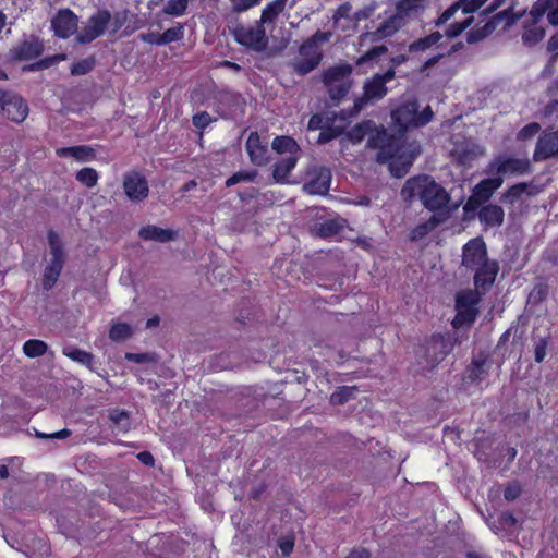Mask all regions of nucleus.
I'll list each match as a JSON object with an SVG mask.
<instances>
[{
  "mask_svg": "<svg viewBox=\"0 0 558 558\" xmlns=\"http://www.w3.org/2000/svg\"><path fill=\"white\" fill-rule=\"evenodd\" d=\"M401 196L407 202L418 198L429 211L446 209L450 201L448 192L426 174L408 179L401 189Z\"/></svg>",
  "mask_w": 558,
  "mask_h": 558,
  "instance_id": "nucleus-1",
  "label": "nucleus"
},
{
  "mask_svg": "<svg viewBox=\"0 0 558 558\" xmlns=\"http://www.w3.org/2000/svg\"><path fill=\"white\" fill-rule=\"evenodd\" d=\"M328 39L329 33L317 31L302 43L299 48L300 59L294 63V70L299 75H306L319 65L323 54L318 45Z\"/></svg>",
  "mask_w": 558,
  "mask_h": 558,
  "instance_id": "nucleus-2",
  "label": "nucleus"
},
{
  "mask_svg": "<svg viewBox=\"0 0 558 558\" xmlns=\"http://www.w3.org/2000/svg\"><path fill=\"white\" fill-rule=\"evenodd\" d=\"M47 238L51 259L45 267L43 274L41 284L45 291H49L56 286L65 263V253L59 234L56 231L50 230Z\"/></svg>",
  "mask_w": 558,
  "mask_h": 558,
  "instance_id": "nucleus-3",
  "label": "nucleus"
},
{
  "mask_svg": "<svg viewBox=\"0 0 558 558\" xmlns=\"http://www.w3.org/2000/svg\"><path fill=\"white\" fill-rule=\"evenodd\" d=\"M404 140L403 135L391 134L384 125L372 128V132L367 138V147L376 149V161L386 163L391 158L392 150Z\"/></svg>",
  "mask_w": 558,
  "mask_h": 558,
  "instance_id": "nucleus-4",
  "label": "nucleus"
},
{
  "mask_svg": "<svg viewBox=\"0 0 558 558\" xmlns=\"http://www.w3.org/2000/svg\"><path fill=\"white\" fill-rule=\"evenodd\" d=\"M482 294L474 290H462L456 295V316L452 319V326L460 328L471 325L478 315L477 305L481 302Z\"/></svg>",
  "mask_w": 558,
  "mask_h": 558,
  "instance_id": "nucleus-5",
  "label": "nucleus"
},
{
  "mask_svg": "<svg viewBox=\"0 0 558 558\" xmlns=\"http://www.w3.org/2000/svg\"><path fill=\"white\" fill-rule=\"evenodd\" d=\"M418 154V145L407 143V141L403 140L393 148V156L386 162L388 163L391 175L398 179L405 177Z\"/></svg>",
  "mask_w": 558,
  "mask_h": 558,
  "instance_id": "nucleus-6",
  "label": "nucleus"
},
{
  "mask_svg": "<svg viewBox=\"0 0 558 558\" xmlns=\"http://www.w3.org/2000/svg\"><path fill=\"white\" fill-rule=\"evenodd\" d=\"M111 22V13L107 9H99L92 14L85 25L76 34L75 41L87 45L102 36Z\"/></svg>",
  "mask_w": 558,
  "mask_h": 558,
  "instance_id": "nucleus-7",
  "label": "nucleus"
},
{
  "mask_svg": "<svg viewBox=\"0 0 558 558\" xmlns=\"http://www.w3.org/2000/svg\"><path fill=\"white\" fill-rule=\"evenodd\" d=\"M45 51L44 40L31 34L24 35L8 52V59L13 62L32 61Z\"/></svg>",
  "mask_w": 558,
  "mask_h": 558,
  "instance_id": "nucleus-8",
  "label": "nucleus"
},
{
  "mask_svg": "<svg viewBox=\"0 0 558 558\" xmlns=\"http://www.w3.org/2000/svg\"><path fill=\"white\" fill-rule=\"evenodd\" d=\"M233 37L238 44L254 51L260 52L267 47V36L260 22L255 26L238 25L233 29Z\"/></svg>",
  "mask_w": 558,
  "mask_h": 558,
  "instance_id": "nucleus-9",
  "label": "nucleus"
},
{
  "mask_svg": "<svg viewBox=\"0 0 558 558\" xmlns=\"http://www.w3.org/2000/svg\"><path fill=\"white\" fill-rule=\"evenodd\" d=\"M0 110L2 114L15 122L22 123L28 116V105L20 95L0 89Z\"/></svg>",
  "mask_w": 558,
  "mask_h": 558,
  "instance_id": "nucleus-10",
  "label": "nucleus"
},
{
  "mask_svg": "<svg viewBox=\"0 0 558 558\" xmlns=\"http://www.w3.org/2000/svg\"><path fill=\"white\" fill-rule=\"evenodd\" d=\"M122 186L126 197L133 203L143 202L148 197L149 186L146 178L132 171L123 175Z\"/></svg>",
  "mask_w": 558,
  "mask_h": 558,
  "instance_id": "nucleus-11",
  "label": "nucleus"
},
{
  "mask_svg": "<svg viewBox=\"0 0 558 558\" xmlns=\"http://www.w3.org/2000/svg\"><path fill=\"white\" fill-rule=\"evenodd\" d=\"M489 260L486 243L482 238L469 240L462 250V265L472 270Z\"/></svg>",
  "mask_w": 558,
  "mask_h": 558,
  "instance_id": "nucleus-12",
  "label": "nucleus"
},
{
  "mask_svg": "<svg viewBox=\"0 0 558 558\" xmlns=\"http://www.w3.org/2000/svg\"><path fill=\"white\" fill-rule=\"evenodd\" d=\"M388 93L384 81L376 75L367 80L363 85V94L354 99L353 108L356 112L361 111L368 102H375L383 99Z\"/></svg>",
  "mask_w": 558,
  "mask_h": 558,
  "instance_id": "nucleus-13",
  "label": "nucleus"
},
{
  "mask_svg": "<svg viewBox=\"0 0 558 558\" xmlns=\"http://www.w3.org/2000/svg\"><path fill=\"white\" fill-rule=\"evenodd\" d=\"M490 167L498 177L501 175H523L532 172V165L527 158L502 157L495 159Z\"/></svg>",
  "mask_w": 558,
  "mask_h": 558,
  "instance_id": "nucleus-14",
  "label": "nucleus"
},
{
  "mask_svg": "<svg viewBox=\"0 0 558 558\" xmlns=\"http://www.w3.org/2000/svg\"><path fill=\"white\" fill-rule=\"evenodd\" d=\"M78 17L71 9H61L51 20V28L58 38L68 39L77 31Z\"/></svg>",
  "mask_w": 558,
  "mask_h": 558,
  "instance_id": "nucleus-15",
  "label": "nucleus"
},
{
  "mask_svg": "<svg viewBox=\"0 0 558 558\" xmlns=\"http://www.w3.org/2000/svg\"><path fill=\"white\" fill-rule=\"evenodd\" d=\"M499 269V264L495 259H489L473 269L474 291L480 292L482 295L489 291L496 280Z\"/></svg>",
  "mask_w": 558,
  "mask_h": 558,
  "instance_id": "nucleus-16",
  "label": "nucleus"
},
{
  "mask_svg": "<svg viewBox=\"0 0 558 558\" xmlns=\"http://www.w3.org/2000/svg\"><path fill=\"white\" fill-rule=\"evenodd\" d=\"M416 109L417 101L413 100L403 102L391 111V120L401 133L400 135H403L409 129L417 128Z\"/></svg>",
  "mask_w": 558,
  "mask_h": 558,
  "instance_id": "nucleus-17",
  "label": "nucleus"
},
{
  "mask_svg": "<svg viewBox=\"0 0 558 558\" xmlns=\"http://www.w3.org/2000/svg\"><path fill=\"white\" fill-rule=\"evenodd\" d=\"M558 157V131L546 130L538 137L534 153V161H544Z\"/></svg>",
  "mask_w": 558,
  "mask_h": 558,
  "instance_id": "nucleus-18",
  "label": "nucleus"
},
{
  "mask_svg": "<svg viewBox=\"0 0 558 558\" xmlns=\"http://www.w3.org/2000/svg\"><path fill=\"white\" fill-rule=\"evenodd\" d=\"M245 149L250 157V161L257 167L266 166L269 161L268 145L260 138L258 132H251L246 143Z\"/></svg>",
  "mask_w": 558,
  "mask_h": 558,
  "instance_id": "nucleus-19",
  "label": "nucleus"
},
{
  "mask_svg": "<svg viewBox=\"0 0 558 558\" xmlns=\"http://www.w3.org/2000/svg\"><path fill=\"white\" fill-rule=\"evenodd\" d=\"M331 172L326 167H320L314 175L303 185L305 193L310 195H326L330 190Z\"/></svg>",
  "mask_w": 558,
  "mask_h": 558,
  "instance_id": "nucleus-20",
  "label": "nucleus"
},
{
  "mask_svg": "<svg viewBox=\"0 0 558 558\" xmlns=\"http://www.w3.org/2000/svg\"><path fill=\"white\" fill-rule=\"evenodd\" d=\"M550 25H558V0H536L530 11L532 22L538 23L544 15Z\"/></svg>",
  "mask_w": 558,
  "mask_h": 558,
  "instance_id": "nucleus-21",
  "label": "nucleus"
},
{
  "mask_svg": "<svg viewBox=\"0 0 558 558\" xmlns=\"http://www.w3.org/2000/svg\"><path fill=\"white\" fill-rule=\"evenodd\" d=\"M489 368L488 355L484 354V351H480L466 367L463 379L470 384L480 383L486 377Z\"/></svg>",
  "mask_w": 558,
  "mask_h": 558,
  "instance_id": "nucleus-22",
  "label": "nucleus"
},
{
  "mask_svg": "<svg viewBox=\"0 0 558 558\" xmlns=\"http://www.w3.org/2000/svg\"><path fill=\"white\" fill-rule=\"evenodd\" d=\"M477 218L485 228L500 227L504 223L505 211L499 205L488 204L478 210Z\"/></svg>",
  "mask_w": 558,
  "mask_h": 558,
  "instance_id": "nucleus-23",
  "label": "nucleus"
},
{
  "mask_svg": "<svg viewBox=\"0 0 558 558\" xmlns=\"http://www.w3.org/2000/svg\"><path fill=\"white\" fill-rule=\"evenodd\" d=\"M138 235L144 241L167 243L175 239L177 232L172 229H163L154 225H147L140 229Z\"/></svg>",
  "mask_w": 558,
  "mask_h": 558,
  "instance_id": "nucleus-24",
  "label": "nucleus"
},
{
  "mask_svg": "<svg viewBox=\"0 0 558 558\" xmlns=\"http://www.w3.org/2000/svg\"><path fill=\"white\" fill-rule=\"evenodd\" d=\"M56 155L60 158L73 157L80 162L96 159V150L88 145L60 147L56 149Z\"/></svg>",
  "mask_w": 558,
  "mask_h": 558,
  "instance_id": "nucleus-25",
  "label": "nucleus"
},
{
  "mask_svg": "<svg viewBox=\"0 0 558 558\" xmlns=\"http://www.w3.org/2000/svg\"><path fill=\"white\" fill-rule=\"evenodd\" d=\"M502 182L504 180L501 177L483 179L472 189V194L483 203H486L493 196L495 191L501 186Z\"/></svg>",
  "mask_w": 558,
  "mask_h": 558,
  "instance_id": "nucleus-26",
  "label": "nucleus"
},
{
  "mask_svg": "<svg viewBox=\"0 0 558 558\" xmlns=\"http://www.w3.org/2000/svg\"><path fill=\"white\" fill-rule=\"evenodd\" d=\"M272 149L279 154H288V156H301V147L298 142L288 135H277L271 143Z\"/></svg>",
  "mask_w": 558,
  "mask_h": 558,
  "instance_id": "nucleus-27",
  "label": "nucleus"
},
{
  "mask_svg": "<svg viewBox=\"0 0 558 558\" xmlns=\"http://www.w3.org/2000/svg\"><path fill=\"white\" fill-rule=\"evenodd\" d=\"M537 193L535 186L529 183L521 182L511 185L501 196L504 203L513 205L517 203L523 194L535 195Z\"/></svg>",
  "mask_w": 558,
  "mask_h": 558,
  "instance_id": "nucleus-28",
  "label": "nucleus"
},
{
  "mask_svg": "<svg viewBox=\"0 0 558 558\" xmlns=\"http://www.w3.org/2000/svg\"><path fill=\"white\" fill-rule=\"evenodd\" d=\"M300 156L291 155L287 157H282L278 160L274 168V179L277 182H283L290 175L291 171L295 168Z\"/></svg>",
  "mask_w": 558,
  "mask_h": 558,
  "instance_id": "nucleus-29",
  "label": "nucleus"
},
{
  "mask_svg": "<svg viewBox=\"0 0 558 558\" xmlns=\"http://www.w3.org/2000/svg\"><path fill=\"white\" fill-rule=\"evenodd\" d=\"M352 66L350 64H339L328 68L323 74L324 85L337 83L351 78Z\"/></svg>",
  "mask_w": 558,
  "mask_h": 558,
  "instance_id": "nucleus-30",
  "label": "nucleus"
},
{
  "mask_svg": "<svg viewBox=\"0 0 558 558\" xmlns=\"http://www.w3.org/2000/svg\"><path fill=\"white\" fill-rule=\"evenodd\" d=\"M375 126V122L373 120H363L362 122L356 123L352 126L348 132H345L347 138L352 144L361 143L366 136H369L372 132V128Z\"/></svg>",
  "mask_w": 558,
  "mask_h": 558,
  "instance_id": "nucleus-31",
  "label": "nucleus"
},
{
  "mask_svg": "<svg viewBox=\"0 0 558 558\" xmlns=\"http://www.w3.org/2000/svg\"><path fill=\"white\" fill-rule=\"evenodd\" d=\"M417 363L420 365V371L424 374L425 372L433 371L438 363L444 360L446 353L448 351H439V355L434 351V354H430V351H417Z\"/></svg>",
  "mask_w": 558,
  "mask_h": 558,
  "instance_id": "nucleus-32",
  "label": "nucleus"
},
{
  "mask_svg": "<svg viewBox=\"0 0 558 558\" xmlns=\"http://www.w3.org/2000/svg\"><path fill=\"white\" fill-rule=\"evenodd\" d=\"M236 353L238 351H220L210 359L209 368L214 372L233 368L234 363L232 356H235Z\"/></svg>",
  "mask_w": 558,
  "mask_h": 558,
  "instance_id": "nucleus-33",
  "label": "nucleus"
},
{
  "mask_svg": "<svg viewBox=\"0 0 558 558\" xmlns=\"http://www.w3.org/2000/svg\"><path fill=\"white\" fill-rule=\"evenodd\" d=\"M288 0H274L266 4L260 14V24L272 23L284 10Z\"/></svg>",
  "mask_w": 558,
  "mask_h": 558,
  "instance_id": "nucleus-34",
  "label": "nucleus"
},
{
  "mask_svg": "<svg viewBox=\"0 0 558 558\" xmlns=\"http://www.w3.org/2000/svg\"><path fill=\"white\" fill-rule=\"evenodd\" d=\"M325 86L327 87L329 98L332 101L339 102L349 94L352 87V78H348L345 81H340L332 84H327Z\"/></svg>",
  "mask_w": 558,
  "mask_h": 558,
  "instance_id": "nucleus-35",
  "label": "nucleus"
},
{
  "mask_svg": "<svg viewBox=\"0 0 558 558\" xmlns=\"http://www.w3.org/2000/svg\"><path fill=\"white\" fill-rule=\"evenodd\" d=\"M345 133V128L342 125H335L333 119L320 131L317 143L323 145L336 140Z\"/></svg>",
  "mask_w": 558,
  "mask_h": 558,
  "instance_id": "nucleus-36",
  "label": "nucleus"
},
{
  "mask_svg": "<svg viewBox=\"0 0 558 558\" xmlns=\"http://www.w3.org/2000/svg\"><path fill=\"white\" fill-rule=\"evenodd\" d=\"M442 35L439 32H434L425 37H422L415 41H413L409 46L410 52H416V51H424L434 45H436L440 39Z\"/></svg>",
  "mask_w": 558,
  "mask_h": 558,
  "instance_id": "nucleus-37",
  "label": "nucleus"
},
{
  "mask_svg": "<svg viewBox=\"0 0 558 558\" xmlns=\"http://www.w3.org/2000/svg\"><path fill=\"white\" fill-rule=\"evenodd\" d=\"M356 387L342 386L339 387L331 396L330 403L332 405H342L348 401L354 399Z\"/></svg>",
  "mask_w": 558,
  "mask_h": 558,
  "instance_id": "nucleus-38",
  "label": "nucleus"
},
{
  "mask_svg": "<svg viewBox=\"0 0 558 558\" xmlns=\"http://www.w3.org/2000/svg\"><path fill=\"white\" fill-rule=\"evenodd\" d=\"M75 178L82 185L92 189L97 184L99 174L96 169L84 167L76 172Z\"/></svg>",
  "mask_w": 558,
  "mask_h": 558,
  "instance_id": "nucleus-39",
  "label": "nucleus"
},
{
  "mask_svg": "<svg viewBox=\"0 0 558 558\" xmlns=\"http://www.w3.org/2000/svg\"><path fill=\"white\" fill-rule=\"evenodd\" d=\"M64 59H65V54H56V56H51V57H46V58H43V59H40L36 62H33L31 64L24 65L23 70L28 71V72L46 70V69H49L50 66H52L54 63L59 62L60 60H64Z\"/></svg>",
  "mask_w": 558,
  "mask_h": 558,
  "instance_id": "nucleus-40",
  "label": "nucleus"
},
{
  "mask_svg": "<svg viewBox=\"0 0 558 558\" xmlns=\"http://www.w3.org/2000/svg\"><path fill=\"white\" fill-rule=\"evenodd\" d=\"M342 231V225L337 220L330 219L322 222L317 229V234L322 239H329L338 235Z\"/></svg>",
  "mask_w": 558,
  "mask_h": 558,
  "instance_id": "nucleus-41",
  "label": "nucleus"
},
{
  "mask_svg": "<svg viewBox=\"0 0 558 558\" xmlns=\"http://www.w3.org/2000/svg\"><path fill=\"white\" fill-rule=\"evenodd\" d=\"M133 335L132 327L126 323H117L110 327L109 337L114 341H123Z\"/></svg>",
  "mask_w": 558,
  "mask_h": 558,
  "instance_id": "nucleus-42",
  "label": "nucleus"
},
{
  "mask_svg": "<svg viewBox=\"0 0 558 558\" xmlns=\"http://www.w3.org/2000/svg\"><path fill=\"white\" fill-rule=\"evenodd\" d=\"M125 359L130 362H134L137 364H151V363H158L159 356L156 352H130L128 351L125 353Z\"/></svg>",
  "mask_w": 558,
  "mask_h": 558,
  "instance_id": "nucleus-43",
  "label": "nucleus"
},
{
  "mask_svg": "<svg viewBox=\"0 0 558 558\" xmlns=\"http://www.w3.org/2000/svg\"><path fill=\"white\" fill-rule=\"evenodd\" d=\"M549 288L545 282H539L533 287L529 293L527 302L532 305H538L544 302L548 295Z\"/></svg>",
  "mask_w": 558,
  "mask_h": 558,
  "instance_id": "nucleus-44",
  "label": "nucleus"
},
{
  "mask_svg": "<svg viewBox=\"0 0 558 558\" xmlns=\"http://www.w3.org/2000/svg\"><path fill=\"white\" fill-rule=\"evenodd\" d=\"M537 23L533 22L531 27H525L524 33L522 35V39L525 44H536L541 41L545 36V31L543 27L537 26Z\"/></svg>",
  "mask_w": 558,
  "mask_h": 558,
  "instance_id": "nucleus-45",
  "label": "nucleus"
},
{
  "mask_svg": "<svg viewBox=\"0 0 558 558\" xmlns=\"http://www.w3.org/2000/svg\"><path fill=\"white\" fill-rule=\"evenodd\" d=\"M95 65H96V60L93 56L82 59L77 62H74L71 65V74L72 75H85V74L89 73L90 71H93Z\"/></svg>",
  "mask_w": 558,
  "mask_h": 558,
  "instance_id": "nucleus-46",
  "label": "nucleus"
},
{
  "mask_svg": "<svg viewBox=\"0 0 558 558\" xmlns=\"http://www.w3.org/2000/svg\"><path fill=\"white\" fill-rule=\"evenodd\" d=\"M518 523L517 518L511 512H502L497 522L492 525V529L497 531H511Z\"/></svg>",
  "mask_w": 558,
  "mask_h": 558,
  "instance_id": "nucleus-47",
  "label": "nucleus"
},
{
  "mask_svg": "<svg viewBox=\"0 0 558 558\" xmlns=\"http://www.w3.org/2000/svg\"><path fill=\"white\" fill-rule=\"evenodd\" d=\"M64 354L72 359L73 361H76L78 363H82L86 365L89 369L94 371V355L89 351H64Z\"/></svg>",
  "mask_w": 558,
  "mask_h": 558,
  "instance_id": "nucleus-48",
  "label": "nucleus"
},
{
  "mask_svg": "<svg viewBox=\"0 0 558 558\" xmlns=\"http://www.w3.org/2000/svg\"><path fill=\"white\" fill-rule=\"evenodd\" d=\"M109 418L120 432H128L131 428L130 416L126 411L114 410L110 413Z\"/></svg>",
  "mask_w": 558,
  "mask_h": 558,
  "instance_id": "nucleus-49",
  "label": "nucleus"
},
{
  "mask_svg": "<svg viewBox=\"0 0 558 558\" xmlns=\"http://www.w3.org/2000/svg\"><path fill=\"white\" fill-rule=\"evenodd\" d=\"M480 198L471 193L465 204L463 205V213L468 219H473L477 215L478 210L485 206Z\"/></svg>",
  "mask_w": 558,
  "mask_h": 558,
  "instance_id": "nucleus-50",
  "label": "nucleus"
},
{
  "mask_svg": "<svg viewBox=\"0 0 558 558\" xmlns=\"http://www.w3.org/2000/svg\"><path fill=\"white\" fill-rule=\"evenodd\" d=\"M398 31L397 20L391 16L385 20L376 29L375 35L378 38H386L392 36Z\"/></svg>",
  "mask_w": 558,
  "mask_h": 558,
  "instance_id": "nucleus-51",
  "label": "nucleus"
},
{
  "mask_svg": "<svg viewBox=\"0 0 558 558\" xmlns=\"http://www.w3.org/2000/svg\"><path fill=\"white\" fill-rule=\"evenodd\" d=\"M189 0H168L163 12L172 16H181L187 8Z\"/></svg>",
  "mask_w": 558,
  "mask_h": 558,
  "instance_id": "nucleus-52",
  "label": "nucleus"
},
{
  "mask_svg": "<svg viewBox=\"0 0 558 558\" xmlns=\"http://www.w3.org/2000/svg\"><path fill=\"white\" fill-rule=\"evenodd\" d=\"M387 51L388 49L385 45L374 46L356 60V65H363L369 61L376 60L387 53Z\"/></svg>",
  "mask_w": 558,
  "mask_h": 558,
  "instance_id": "nucleus-53",
  "label": "nucleus"
},
{
  "mask_svg": "<svg viewBox=\"0 0 558 558\" xmlns=\"http://www.w3.org/2000/svg\"><path fill=\"white\" fill-rule=\"evenodd\" d=\"M184 36V27L182 24H178L171 28H168L161 34V41L163 45L171 44L173 41L181 40Z\"/></svg>",
  "mask_w": 558,
  "mask_h": 558,
  "instance_id": "nucleus-54",
  "label": "nucleus"
},
{
  "mask_svg": "<svg viewBox=\"0 0 558 558\" xmlns=\"http://www.w3.org/2000/svg\"><path fill=\"white\" fill-rule=\"evenodd\" d=\"M255 179V171H238L226 180L225 185L231 187L240 182H253Z\"/></svg>",
  "mask_w": 558,
  "mask_h": 558,
  "instance_id": "nucleus-55",
  "label": "nucleus"
},
{
  "mask_svg": "<svg viewBox=\"0 0 558 558\" xmlns=\"http://www.w3.org/2000/svg\"><path fill=\"white\" fill-rule=\"evenodd\" d=\"M473 16H468L460 22H454L448 26L446 29V35L449 38H454L459 36L463 31H465L472 23Z\"/></svg>",
  "mask_w": 558,
  "mask_h": 558,
  "instance_id": "nucleus-56",
  "label": "nucleus"
},
{
  "mask_svg": "<svg viewBox=\"0 0 558 558\" xmlns=\"http://www.w3.org/2000/svg\"><path fill=\"white\" fill-rule=\"evenodd\" d=\"M522 494V485L519 481L513 480L506 484L505 490H504V498L507 501H514L520 497Z\"/></svg>",
  "mask_w": 558,
  "mask_h": 558,
  "instance_id": "nucleus-57",
  "label": "nucleus"
},
{
  "mask_svg": "<svg viewBox=\"0 0 558 558\" xmlns=\"http://www.w3.org/2000/svg\"><path fill=\"white\" fill-rule=\"evenodd\" d=\"M233 13H242L257 7L262 0H229Z\"/></svg>",
  "mask_w": 558,
  "mask_h": 558,
  "instance_id": "nucleus-58",
  "label": "nucleus"
},
{
  "mask_svg": "<svg viewBox=\"0 0 558 558\" xmlns=\"http://www.w3.org/2000/svg\"><path fill=\"white\" fill-rule=\"evenodd\" d=\"M541 130V125L537 122H531L524 125L517 134L518 141H526L534 137Z\"/></svg>",
  "mask_w": 558,
  "mask_h": 558,
  "instance_id": "nucleus-59",
  "label": "nucleus"
},
{
  "mask_svg": "<svg viewBox=\"0 0 558 558\" xmlns=\"http://www.w3.org/2000/svg\"><path fill=\"white\" fill-rule=\"evenodd\" d=\"M192 122L196 129L203 131L213 122V119L207 111H199L193 116Z\"/></svg>",
  "mask_w": 558,
  "mask_h": 558,
  "instance_id": "nucleus-60",
  "label": "nucleus"
},
{
  "mask_svg": "<svg viewBox=\"0 0 558 558\" xmlns=\"http://www.w3.org/2000/svg\"><path fill=\"white\" fill-rule=\"evenodd\" d=\"M330 120H331L330 118H325L320 113H314L313 116H311V118L308 120L307 129L310 131H315V130L322 131L328 124V122H330Z\"/></svg>",
  "mask_w": 558,
  "mask_h": 558,
  "instance_id": "nucleus-61",
  "label": "nucleus"
},
{
  "mask_svg": "<svg viewBox=\"0 0 558 558\" xmlns=\"http://www.w3.org/2000/svg\"><path fill=\"white\" fill-rule=\"evenodd\" d=\"M437 223V219L435 217H432L429 221L421 223L413 229L412 238L416 239L426 235Z\"/></svg>",
  "mask_w": 558,
  "mask_h": 558,
  "instance_id": "nucleus-62",
  "label": "nucleus"
},
{
  "mask_svg": "<svg viewBox=\"0 0 558 558\" xmlns=\"http://www.w3.org/2000/svg\"><path fill=\"white\" fill-rule=\"evenodd\" d=\"M462 5L463 14H472L475 11L480 10L487 0H460Z\"/></svg>",
  "mask_w": 558,
  "mask_h": 558,
  "instance_id": "nucleus-63",
  "label": "nucleus"
},
{
  "mask_svg": "<svg viewBox=\"0 0 558 558\" xmlns=\"http://www.w3.org/2000/svg\"><path fill=\"white\" fill-rule=\"evenodd\" d=\"M278 547L281 550L283 557L290 556L294 548V536L281 537L278 541Z\"/></svg>",
  "mask_w": 558,
  "mask_h": 558,
  "instance_id": "nucleus-64",
  "label": "nucleus"
}]
</instances>
